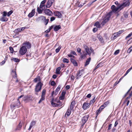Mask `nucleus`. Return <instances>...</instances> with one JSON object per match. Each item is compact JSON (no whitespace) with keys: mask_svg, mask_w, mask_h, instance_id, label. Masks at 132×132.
Returning <instances> with one entry per match:
<instances>
[{"mask_svg":"<svg viewBox=\"0 0 132 132\" xmlns=\"http://www.w3.org/2000/svg\"><path fill=\"white\" fill-rule=\"evenodd\" d=\"M112 126V124H110L109 126V127L108 129V130H110L111 128V127Z\"/></svg>","mask_w":132,"mask_h":132,"instance_id":"59","label":"nucleus"},{"mask_svg":"<svg viewBox=\"0 0 132 132\" xmlns=\"http://www.w3.org/2000/svg\"><path fill=\"white\" fill-rule=\"evenodd\" d=\"M70 60L71 62L73 63L74 66H77L78 65L77 62L74 59L72 58H71Z\"/></svg>","mask_w":132,"mask_h":132,"instance_id":"19","label":"nucleus"},{"mask_svg":"<svg viewBox=\"0 0 132 132\" xmlns=\"http://www.w3.org/2000/svg\"><path fill=\"white\" fill-rule=\"evenodd\" d=\"M61 26L60 25L56 26L54 27V30L55 31H56L59 30Z\"/></svg>","mask_w":132,"mask_h":132,"instance_id":"24","label":"nucleus"},{"mask_svg":"<svg viewBox=\"0 0 132 132\" xmlns=\"http://www.w3.org/2000/svg\"><path fill=\"white\" fill-rule=\"evenodd\" d=\"M54 0H48L47 3L46 5V9L47 8H49L52 5L53 3L54 2Z\"/></svg>","mask_w":132,"mask_h":132,"instance_id":"8","label":"nucleus"},{"mask_svg":"<svg viewBox=\"0 0 132 132\" xmlns=\"http://www.w3.org/2000/svg\"><path fill=\"white\" fill-rule=\"evenodd\" d=\"M71 113V110H70L69 109H68L67 111L65 113V115L67 116H68L70 115Z\"/></svg>","mask_w":132,"mask_h":132,"instance_id":"32","label":"nucleus"},{"mask_svg":"<svg viewBox=\"0 0 132 132\" xmlns=\"http://www.w3.org/2000/svg\"><path fill=\"white\" fill-rule=\"evenodd\" d=\"M44 13L49 16L52 15L53 14L52 12L49 9L45 10L44 11Z\"/></svg>","mask_w":132,"mask_h":132,"instance_id":"12","label":"nucleus"},{"mask_svg":"<svg viewBox=\"0 0 132 132\" xmlns=\"http://www.w3.org/2000/svg\"><path fill=\"white\" fill-rule=\"evenodd\" d=\"M13 77L14 78H16L17 77V75L15 71L13 70L12 73Z\"/></svg>","mask_w":132,"mask_h":132,"instance_id":"30","label":"nucleus"},{"mask_svg":"<svg viewBox=\"0 0 132 132\" xmlns=\"http://www.w3.org/2000/svg\"><path fill=\"white\" fill-rule=\"evenodd\" d=\"M22 124L21 123V122H20L19 124L18 125V126H17V127L15 129V131L17 130H20L22 127Z\"/></svg>","mask_w":132,"mask_h":132,"instance_id":"17","label":"nucleus"},{"mask_svg":"<svg viewBox=\"0 0 132 132\" xmlns=\"http://www.w3.org/2000/svg\"><path fill=\"white\" fill-rule=\"evenodd\" d=\"M44 21V23H45V25H47V24L48 23V22L49 21V19H46V20H45Z\"/></svg>","mask_w":132,"mask_h":132,"instance_id":"43","label":"nucleus"},{"mask_svg":"<svg viewBox=\"0 0 132 132\" xmlns=\"http://www.w3.org/2000/svg\"><path fill=\"white\" fill-rule=\"evenodd\" d=\"M20 28H18L15 30L14 32H15L17 33L21 31Z\"/></svg>","mask_w":132,"mask_h":132,"instance_id":"38","label":"nucleus"},{"mask_svg":"<svg viewBox=\"0 0 132 132\" xmlns=\"http://www.w3.org/2000/svg\"><path fill=\"white\" fill-rule=\"evenodd\" d=\"M97 30V28H94L93 29V31L94 32H96Z\"/></svg>","mask_w":132,"mask_h":132,"instance_id":"55","label":"nucleus"},{"mask_svg":"<svg viewBox=\"0 0 132 132\" xmlns=\"http://www.w3.org/2000/svg\"><path fill=\"white\" fill-rule=\"evenodd\" d=\"M61 86H58L56 88L55 92V95H56L58 93L59 91L60 90Z\"/></svg>","mask_w":132,"mask_h":132,"instance_id":"22","label":"nucleus"},{"mask_svg":"<svg viewBox=\"0 0 132 132\" xmlns=\"http://www.w3.org/2000/svg\"><path fill=\"white\" fill-rule=\"evenodd\" d=\"M46 2V0H44L41 2L40 6V7L41 9H46V5H45Z\"/></svg>","mask_w":132,"mask_h":132,"instance_id":"7","label":"nucleus"},{"mask_svg":"<svg viewBox=\"0 0 132 132\" xmlns=\"http://www.w3.org/2000/svg\"><path fill=\"white\" fill-rule=\"evenodd\" d=\"M84 48L86 52V53L87 54V55L88 54L90 56L91 54V53H93L94 50L92 47H90V49H89L87 46L85 45L84 46Z\"/></svg>","mask_w":132,"mask_h":132,"instance_id":"3","label":"nucleus"},{"mask_svg":"<svg viewBox=\"0 0 132 132\" xmlns=\"http://www.w3.org/2000/svg\"><path fill=\"white\" fill-rule=\"evenodd\" d=\"M98 39L101 42L103 40V38L101 36H98Z\"/></svg>","mask_w":132,"mask_h":132,"instance_id":"49","label":"nucleus"},{"mask_svg":"<svg viewBox=\"0 0 132 132\" xmlns=\"http://www.w3.org/2000/svg\"><path fill=\"white\" fill-rule=\"evenodd\" d=\"M46 17L44 16H41L39 17L38 18V20L39 21H43L45 20H46Z\"/></svg>","mask_w":132,"mask_h":132,"instance_id":"20","label":"nucleus"},{"mask_svg":"<svg viewBox=\"0 0 132 132\" xmlns=\"http://www.w3.org/2000/svg\"><path fill=\"white\" fill-rule=\"evenodd\" d=\"M94 26H96L97 28H100V23L98 22H96L95 23Z\"/></svg>","mask_w":132,"mask_h":132,"instance_id":"34","label":"nucleus"},{"mask_svg":"<svg viewBox=\"0 0 132 132\" xmlns=\"http://www.w3.org/2000/svg\"><path fill=\"white\" fill-rule=\"evenodd\" d=\"M20 103L19 101H18V100L17 101L16 103L13 104H12L11 105V107L12 108H13L15 107H19L20 106Z\"/></svg>","mask_w":132,"mask_h":132,"instance_id":"9","label":"nucleus"},{"mask_svg":"<svg viewBox=\"0 0 132 132\" xmlns=\"http://www.w3.org/2000/svg\"><path fill=\"white\" fill-rule=\"evenodd\" d=\"M119 50H117L114 53V54L116 55L119 53Z\"/></svg>","mask_w":132,"mask_h":132,"instance_id":"50","label":"nucleus"},{"mask_svg":"<svg viewBox=\"0 0 132 132\" xmlns=\"http://www.w3.org/2000/svg\"><path fill=\"white\" fill-rule=\"evenodd\" d=\"M124 31V30H120L118 31V32H117V34H118V35H119L121 34Z\"/></svg>","mask_w":132,"mask_h":132,"instance_id":"44","label":"nucleus"},{"mask_svg":"<svg viewBox=\"0 0 132 132\" xmlns=\"http://www.w3.org/2000/svg\"><path fill=\"white\" fill-rule=\"evenodd\" d=\"M9 49L11 51V53H13V48L11 47H9Z\"/></svg>","mask_w":132,"mask_h":132,"instance_id":"53","label":"nucleus"},{"mask_svg":"<svg viewBox=\"0 0 132 132\" xmlns=\"http://www.w3.org/2000/svg\"><path fill=\"white\" fill-rule=\"evenodd\" d=\"M119 35H118V34L117 33H115L113 35V38L115 39Z\"/></svg>","mask_w":132,"mask_h":132,"instance_id":"36","label":"nucleus"},{"mask_svg":"<svg viewBox=\"0 0 132 132\" xmlns=\"http://www.w3.org/2000/svg\"><path fill=\"white\" fill-rule=\"evenodd\" d=\"M132 35V33H131L129 34L126 37V39H127L128 38L130 37Z\"/></svg>","mask_w":132,"mask_h":132,"instance_id":"52","label":"nucleus"},{"mask_svg":"<svg viewBox=\"0 0 132 132\" xmlns=\"http://www.w3.org/2000/svg\"><path fill=\"white\" fill-rule=\"evenodd\" d=\"M27 51V49L26 47L24 46H23L20 48L19 53L21 55H23L25 54Z\"/></svg>","mask_w":132,"mask_h":132,"instance_id":"4","label":"nucleus"},{"mask_svg":"<svg viewBox=\"0 0 132 132\" xmlns=\"http://www.w3.org/2000/svg\"><path fill=\"white\" fill-rule=\"evenodd\" d=\"M61 69V68L60 67H58L56 70V73L57 74H59L60 73V71Z\"/></svg>","mask_w":132,"mask_h":132,"instance_id":"31","label":"nucleus"},{"mask_svg":"<svg viewBox=\"0 0 132 132\" xmlns=\"http://www.w3.org/2000/svg\"><path fill=\"white\" fill-rule=\"evenodd\" d=\"M130 4V2L129 1H127L125 2L123 4H121L120 5L121 9L123 8L125 6H129Z\"/></svg>","mask_w":132,"mask_h":132,"instance_id":"10","label":"nucleus"},{"mask_svg":"<svg viewBox=\"0 0 132 132\" xmlns=\"http://www.w3.org/2000/svg\"><path fill=\"white\" fill-rule=\"evenodd\" d=\"M105 106H104V105L103 104L102 105L99 109L98 110H97V113L98 114L99 113H100V111H101L103 109H104Z\"/></svg>","mask_w":132,"mask_h":132,"instance_id":"16","label":"nucleus"},{"mask_svg":"<svg viewBox=\"0 0 132 132\" xmlns=\"http://www.w3.org/2000/svg\"><path fill=\"white\" fill-rule=\"evenodd\" d=\"M35 123L36 122L35 121H32L31 123L30 126H31L32 127L34 126L35 125Z\"/></svg>","mask_w":132,"mask_h":132,"instance_id":"37","label":"nucleus"},{"mask_svg":"<svg viewBox=\"0 0 132 132\" xmlns=\"http://www.w3.org/2000/svg\"><path fill=\"white\" fill-rule=\"evenodd\" d=\"M44 9H41L40 7H38L37 8V11L38 13H39L40 14L43 11Z\"/></svg>","mask_w":132,"mask_h":132,"instance_id":"26","label":"nucleus"},{"mask_svg":"<svg viewBox=\"0 0 132 132\" xmlns=\"http://www.w3.org/2000/svg\"><path fill=\"white\" fill-rule=\"evenodd\" d=\"M91 94H88V95L86 97L87 98H89L91 97Z\"/></svg>","mask_w":132,"mask_h":132,"instance_id":"63","label":"nucleus"},{"mask_svg":"<svg viewBox=\"0 0 132 132\" xmlns=\"http://www.w3.org/2000/svg\"><path fill=\"white\" fill-rule=\"evenodd\" d=\"M95 97H94V98L92 100H91L90 101V102L89 103V104L90 105L94 103L95 102Z\"/></svg>","mask_w":132,"mask_h":132,"instance_id":"35","label":"nucleus"},{"mask_svg":"<svg viewBox=\"0 0 132 132\" xmlns=\"http://www.w3.org/2000/svg\"><path fill=\"white\" fill-rule=\"evenodd\" d=\"M55 18L54 17H52L51 18L50 21H52L55 20Z\"/></svg>","mask_w":132,"mask_h":132,"instance_id":"57","label":"nucleus"},{"mask_svg":"<svg viewBox=\"0 0 132 132\" xmlns=\"http://www.w3.org/2000/svg\"><path fill=\"white\" fill-rule=\"evenodd\" d=\"M75 101H72L71 102L70 106V110H72L73 109L75 106Z\"/></svg>","mask_w":132,"mask_h":132,"instance_id":"18","label":"nucleus"},{"mask_svg":"<svg viewBox=\"0 0 132 132\" xmlns=\"http://www.w3.org/2000/svg\"><path fill=\"white\" fill-rule=\"evenodd\" d=\"M77 52L78 53H80V54H82V53L81 52V49L80 48H77Z\"/></svg>","mask_w":132,"mask_h":132,"instance_id":"46","label":"nucleus"},{"mask_svg":"<svg viewBox=\"0 0 132 132\" xmlns=\"http://www.w3.org/2000/svg\"><path fill=\"white\" fill-rule=\"evenodd\" d=\"M90 60L91 58L90 57H89V58L87 59L85 64V66L88 65L89 64Z\"/></svg>","mask_w":132,"mask_h":132,"instance_id":"29","label":"nucleus"},{"mask_svg":"<svg viewBox=\"0 0 132 132\" xmlns=\"http://www.w3.org/2000/svg\"><path fill=\"white\" fill-rule=\"evenodd\" d=\"M43 84L40 82L38 83L36 86L35 88V92H39L41 89Z\"/></svg>","mask_w":132,"mask_h":132,"instance_id":"5","label":"nucleus"},{"mask_svg":"<svg viewBox=\"0 0 132 132\" xmlns=\"http://www.w3.org/2000/svg\"><path fill=\"white\" fill-rule=\"evenodd\" d=\"M37 81L40 82V79L39 77L35 78L34 80V81L35 82H36Z\"/></svg>","mask_w":132,"mask_h":132,"instance_id":"33","label":"nucleus"},{"mask_svg":"<svg viewBox=\"0 0 132 132\" xmlns=\"http://www.w3.org/2000/svg\"><path fill=\"white\" fill-rule=\"evenodd\" d=\"M13 12L12 11H10L7 13V16H10L12 14Z\"/></svg>","mask_w":132,"mask_h":132,"instance_id":"45","label":"nucleus"},{"mask_svg":"<svg viewBox=\"0 0 132 132\" xmlns=\"http://www.w3.org/2000/svg\"><path fill=\"white\" fill-rule=\"evenodd\" d=\"M131 87L128 90L127 92L126 93V94L125 95V96H126L127 95V94L130 91V89H131Z\"/></svg>","mask_w":132,"mask_h":132,"instance_id":"62","label":"nucleus"},{"mask_svg":"<svg viewBox=\"0 0 132 132\" xmlns=\"http://www.w3.org/2000/svg\"><path fill=\"white\" fill-rule=\"evenodd\" d=\"M66 92H62L61 94V96L64 97L65 94Z\"/></svg>","mask_w":132,"mask_h":132,"instance_id":"56","label":"nucleus"},{"mask_svg":"<svg viewBox=\"0 0 132 132\" xmlns=\"http://www.w3.org/2000/svg\"><path fill=\"white\" fill-rule=\"evenodd\" d=\"M70 88V86L69 85H68L66 86L65 87V88L66 89H69Z\"/></svg>","mask_w":132,"mask_h":132,"instance_id":"61","label":"nucleus"},{"mask_svg":"<svg viewBox=\"0 0 132 132\" xmlns=\"http://www.w3.org/2000/svg\"><path fill=\"white\" fill-rule=\"evenodd\" d=\"M109 103V102L108 101H107L106 102H105L103 104L104 105L105 107H106L107 105H108Z\"/></svg>","mask_w":132,"mask_h":132,"instance_id":"54","label":"nucleus"},{"mask_svg":"<svg viewBox=\"0 0 132 132\" xmlns=\"http://www.w3.org/2000/svg\"><path fill=\"white\" fill-rule=\"evenodd\" d=\"M35 9L33 10L28 15V16L30 18H31L35 14Z\"/></svg>","mask_w":132,"mask_h":132,"instance_id":"14","label":"nucleus"},{"mask_svg":"<svg viewBox=\"0 0 132 132\" xmlns=\"http://www.w3.org/2000/svg\"><path fill=\"white\" fill-rule=\"evenodd\" d=\"M8 19L5 17L3 16L1 18L0 20L3 22H6L8 20Z\"/></svg>","mask_w":132,"mask_h":132,"instance_id":"21","label":"nucleus"},{"mask_svg":"<svg viewBox=\"0 0 132 132\" xmlns=\"http://www.w3.org/2000/svg\"><path fill=\"white\" fill-rule=\"evenodd\" d=\"M110 14H108L105 15L104 18L102 20L100 21L101 24L102 25H104L109 20L110 18L111 17Z\"/></svg>","mask_w":132,"mask_h":132,"instance_id":"1","label":"nucleus"},{"mask_svg":"<svg viewBox=\"0 0 132 132\" xmlns=\"http://www.w3.org/2000/svg\"><path fill=\"white\" fill-rule=\"evenodd\" d=\"M63 61L64 62L67 63H68L69 62V60L68 59L66 58L63 59Z\"/></svg>","mask_w":132,"mask_h":132,"instance_id":"42","label":"nucleus"},{"mask_svg":"<svg viewBox=\"0 0 132 132\" xmlns=\"http://www.w3.org/2000/svg\"><path fill=\"white\" fill-rule=\"evenodd\" d=\"M11 60L15 62H18L20 61L19 59L15 58L12 57L11 59Z\"/></svg>","mask_w":132,"mask_h":132,"instance_id":"28","label":"nucleus"},{"mask_svg":"<svg viewBox=\"0 0 132 132\" xmlns=\"http://www.w3.org/2000/svg\"><path fill=\"white\" fill-rule=\"evenodd\" d=\"M54 15L57 16L59 18H61L62 17V15L60 12L58 11H55L54 12Z\"/></svg>","mask_w":132,"mask_h":132,"instance_id":"11","label":"nucleus"},{"mask_svg":"<svg viewBox=\"0 0 132 132\" xmlns=\"http://www.w3.org/2000/svg\"><path fill=\"white\" fill-rule=\"evenodd\" d=\"M71 53L74 55H76V54L75 52L74 51H72L71 52Z\"/></svg>","mask_w":132,"mask_h":132,"instance_id":"58","label":"nucleus"},{"mask_svg":"<svg viewBox=\"0 0 132 132\" xmlns=\"http://www.w3.org/2000/svg\"><path fill=\"white\" fill-rule=\"evenodd\" d=\"M23 45V46H25L27 48H30L31 47V44L28 42L24 43Z\"/></svg>","mask_w":132,"mask_h":132,"instance_id":"15","label":"nucleus"},{"mask_svg":"<svg viewBox=\"0 0 132 132\" xmlns=\"http://www.w3.org/2000/svg\"><path fill=\"white\" fill-rule=\"evenodd\" d=\"M64 99V97H63L62 96L60 97L59 98V99L60 100H63Z\"/></svg>","mask_w":132,"mask_h":132,"instance_id":"60","label":"nucleus"},{"mask_svg":"<svg viewBox=\"0 0 132 132\" xmlns=\"http://www.w3.org/2000/svg\"><path fill=\"white\" fill-rule=\"evenodd\" d=\"M90 105L89 103L85 102L82 105V107L84 110H86Z\"/></svg>","mask_w":132,"mask_h":132,"instance_id":"13","label":"nucleus"},{"mask_svg":"<svg viewBox=\"0 0 132 132\" xmlns=\"http://www.w3.org/2000/svg\"><path fill=\"white\" fill-rule=\"evenodd\" d=\"M7 15V12L6 11H4L3 12V14L2 15L3 16L5 17Z\"/></svg>","mask_w":132,"mask_h":132,"instance_id":"48","label":"nucleus"},{"mask_svg":"<svg viewBox=\"0 0 132 132\" xmlns=\"http://www.w3.org/2000/svg\"><path fill=\"white\" fill-rule=\"evenodd\" d=\"M81 55V58H83L86 56V55H87V54L85 52H83V54Z\"/></svg>","mask_w":132,"mask_h":132,"instance_id":"27","label":"nucleus"},{"mask_svg":"<svg viewBox=\"0 0 132 132\" xmlns=\"http://www.w3.org/2000/svg\"><path fill=\"white\" fill-rule=\"evenodd\" d=\"M102 66V64L101 63H99L97 65L95 69H94V70L100 67L101 66Z\"/></svg>","mask_w":132,"mask_h":132,"instance_id":"40","label":"nucleus"},{"mask_svg":"<svg viewBox=\"0 0 132 132\" xmlns=\"http://www.w3.org/2000/svg\"><path fill=\"white\" fill-rule=\"evenodd\" d=\"M61 48V46H59L57 48H56L55 50V52L56 53H58L60 49Z\"/></svg>","mask_w":132,"mask_h":132,"instance_id":"39","label":"nucleus"},{"mask_svg":"<svg viewBox=\"0 0 132 132\" xmlns=\"http://www.w3.org/2000/svg\"><path fill=\"white\" fill-rule=\"evenodd\" d=\"M46 92V90L45 89H44L42 92V96H45Z\"/></svg>","mask_w":132,"mask_h":132,"instance_id":"41","label":"nucleus"},{"mask_svg":"<svg viewBox=\"0 0 132 132\" xmlns=\"http://www.w3.org/2000/svg\"><path fill=\"white\" fill-rule=\"evenodd\" d=\"M51 104L53 106L57 107L58 106H61V104H58L53 102H51Z\"/></svg>","mask_w":132,"mask_h":132,"instance_id":"23","label":"nucleus"},{"mask_svg":"<svg viewBox=\"0 0 132 132\" xmlns=\"http://www.w3.org/2000/svg\"><path fill=\"white\" fill-rule=\"evenodd\" d=\"M132 50V45L128 49L127 51V52L129 53H130V52Z\"/></svg>","mask_w":132,"mask_h":132,"instance_id":"47","label":"nucleus"},{"mask_svg":"<svg viewBox=\"0 0 132 132\" xmlns=\"http://www.w3.org/2000/svg\"><path fill=\"white\" fill-rule=\"evenodd\" d=\"M111 9L112 10V11L108 13L109 14H110L111 16L113 13H116L120 9V10L122 9L120 5L117 7H116L115 5H113L111 7Z\"/></svg>","mask_w":132,"mask_h":132,"instance_id":"2","label":"nucleus"},{"mask_svg":"<svg viewBox=\"0 0 132 132\" xmlns=\"http://www.w3.org/2000/svg\"><path fill=\"white\" fill-rule=\"evenodd\" d=\"M83 71L82 70L79 71V72L77 74V78H79L81 77V76L82 75V72Z\"/></svg>","mask_w":132,"mask_h":132,"instance_id":"25","label":"nucleus"},{"mask_svg":"<svg viewBox=\"0 0 132 132\" xmlns=\"http://www.w3.org/2000/svg\"><path fill=\"white\" fill-rule=\"evenodd\" d=\"M118 123L117 121H116L115 124H114V127H116L117 125L118 124Z\"/></svg>","mask_w":132,"mask_h":132,"instance_id":"64","label":"nucleus"},{"mask_svg":"<svg viewBox=\"0 0 132 132\" xmlns=\"http://www.w3.org/2000/svg\"><path fill=\"white\" fill-rule=\"evenodd\" d=\"M88 117V115H87L82 118L81 121L82 123V126H83L85 124L87 120Z\"/></svg>","mask_w":132,"mask_h":132,"instance_id":"6","label":"nucleus"},{"mask_svg":"<svg viewBox=\"0 0 132 132\" xmlns=\"http://www.w3.org/2000/svg\"><path fill=\"white\" fill-rule=\"evenodd\" d=\"M51 85L52 86H54L55 85V83L54 81H52L51 83Z\"/></svg>","mask_w":132,"mask_h":132,"instance_id":"51","label":"nucleus"}]
</instances>
